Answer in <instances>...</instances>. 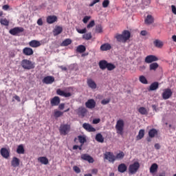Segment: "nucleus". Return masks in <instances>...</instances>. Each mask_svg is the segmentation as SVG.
Masks as SVG:
<instances>
[{
	"label": "nucleus",
	"instance_id": "393cba45",
	"mask_svg": "<svg viewBox=\"0 0 176 176\" xmlns=\"http://www.w3.org/2000/svg\"><path fill=\"white\" fill-rule=\"evenodd\" d=\"M61 32H63V27L61 26H56L53 30V34L54 36H57V35H60Z\"/></svg>",
	"mask_w": 176,
	"mask_h": 176
},
{
	"label": "nucleus",
	"instance_id": "a211bd4d",
	"mask_svg": "<svg viewBox=\"0 0 176 176\" xmlns=\"http://www.w3.org/2000/svg\"><path fill=\"white\" fill-rule=\"evenodd\" d=\"M81 159L82 160H85L86 162H89V163H94V159L87 154L81 155Z\"/></svg>",
	"mask_w": 176,
	"mask_h": 176
},
{
	"label": "nucleus",
	"instance_id": "0e129e2a",
	"mask_svg": "<svg viewBox=\"0 0 176 176\" xmlns=\"http://www.w3.org/2000/svg\"><path fill=\"white\" fill-rule=\"evenodd\" d=\"M14 100H16V101H18L19 102H20L21 100H20V97H19V96L15 95V96H14Z\"/></svg>",
	"mask_w": 176,
	"mask_h": 176
},
{
	"label": "nucleus",
	"instance_id": "473e14b6",
	"mask_svg": "<svg viewBox=\"0 0 176 176\" xmlns=\"http://www.w3.org/2000/svg\"><path fill=\"white\" fill-rule=\"evenodd\" d=\"M144 135H145V130L140 129L139 131L138 135L136 136V138L138 140H142Z\"/></svg>",
	"mask_w": 176,
	"mask_h": 176
},
{
	"label": "nucleus",
	"instance_id": "a18cd8bd",
	"mask_svg": "<svg viewBox=\"0 0 176 176\" xmlns=\"http://www.w3.org/2000/svg\"><path fill=\"white\" fill-rule=\"evenodd\" d=\"M108 71H113L115 68H116V66L112 63H107V67H106Z\"/></svg>",
	"mask_w": 176,
	"mask_h": 176
},
{
	"label": "nucleus",
	"instance_id": "4468645a",
	"mask_svg": "<svg viewBox=\"0 0 176 176\" xmlns=\"http://www.w3.org/2000/svg\"><path fill=\"white\" fill-rule=\"evenodd\" d=\"M56 94H58V96H61L62 97H65L66 98H68V97H71V96H72V94L70 92H65L60 89L56 90Z\"/></svg>",
	"mask_w": 176,
	"mask_h": 176
},
{
	"label": "nucleus",
	"instance_id": "a878e982",
	"mask_svg": "<svg viewBox=\"0 0 176 176\" xmlns=\"http://www.w3.org/2000/svg\"><path fill=\"white\" fill-rule=\"evenodd\" d=\"M157 135V130L156 129H151L148 131V137L150 138H155Z\"/></svg>",
	"mask_w": 176,
	"mask_h": 176
},
{
	"label": "nucleus",
	"instance_id": "f8f14e48",
	"mask_svg": "<svg viewBox=\"0 0 176 176\" xmlns=\"http://www.w3.org/2000/svg\"><path fill=\"white\" fill-rule=\"evenodd\" d=\"M159 60L157 57L154 55H148L145 58V63L147 64H151V63H153V61H157Z\"/></svg>",
	"mask_w": 176,
	"mask_h": 176
},
{
	"label": "nucleus",
	"instance_id": "39448f33",
	"mask_svg": "<svg viewBox=\"0 0 176 176\" xmlns=\"http://www.w3.org/2000/svg\"><path fill=\"white\" fill-rule=\"evenodd\" d=\"M59 131L62 135H67L69 131H71V125L61 124L59 129Z\"/></svg>",
	"mask_w": 176,
	"mask_h": 176
},
{
	"label": "nucleus",
	"instance_id": "4c0bfd02",
	"mask_svg": "<svg viewBox=\"0 0 176 176\" xmlns=\"http://www.w3.org/2000/svg\"><path fill=\"white\" fill-rule=\"evenodd\" d=\"M150 71H156L159 68V64L157 63H153L149 65Z\"/></svg>",
	"mask_w": 176,
	"mask_h": 176
},
{
	"label": "nucleus",
	"instance_id": "864d4df0",
	"mask_svg": "<svg viewBox=\"0 0 176 176\" xmlns=\"http://www.w3.org/2000/svg\"><path fill=\"white\" fill-rule=\"evenodd\" d=\"M77 32H78V34H86V32H87V30H86V28L84 29H76Z\"/></svg>",
	"mask_w": 176,
	"mask_h": 176
},
{
	"label": "nucleus",
	"instance_id": "6e6d98bb",
	"mask_svg": "<svg viewBox=\"0 0 176 176\" xmlns=\"http://www.w3.org/2000/svg\"><path fill=\"white\" fill-rule=\"evenodd\" d=\"M101 122V120L100 118H96L93 120V124H98Z\"/></svg>",
	"mask_w": 176,
	"mask_h": 176
},
{
	"label": "nucleus",
	"instance_id": "58836bf2",
	"mask_svg": "<svg viewBox=\"0 0 176 176\" xmlns=\"http://www.w3.org/2000/svg\"><path fill=\"white\" fill-rule=\"evenodd\" d=\"M96 140L98 142H104V137L102 136V135L101 133H97L96 135Z\"/></svg>",
	"mask_w": 176,
	"mask_h": 176
},
{
	"label": "nucleus",
	"instance_id": "ea45409f",
	"mask_svg": "<svg viewBox=\"0 0 176 176\" xmlns=\"http://www.w3.org/2000/svg\"><path fill=\"white\" fill-rule=\"evenodd\" d=\"M123 157H124V153L123 151H120L119 153H118L116 155V156H115L116 161V160H122V159H123Z\"/></svg>",
	"mask_w": 176,
	"mask_h": 176
},
{
	"label": "nucleus",
	"instance_id": "69168bd1",
	"mask_svg": "<svg viewBox=\"0 0 176 176\" xmlns=\"http://www.w3.org/2000/svg\"><path fill=\"white\" fill-rule=\"evenodd\" d=\"M154 146L155 149H157V150L160 149V144H159V143L155 144Z\"/></svg>",
	"mask_w": 176,
	"mask_h": 176
},
{
	"label": "nucleus",
	"instance_id": "6e6552de",
	"mask_svg": "<svg viewBox=\"0 0 176 176\" xmlns=\"http://www.w3.org/2000/svg\"><path fill=\"white\" fill-rule=\"evenodd\" d=\"M9 32L11 35L16 36L18 34L24 32V28H23L21 27L14 28L10 30Z\"/></svg>",
	"mask_w": 176,
	"mask_h": 176
},
{
	"label": "nucleus",
	"instance_id": "f03ea898",
	"mask_svg": "<svg viewBox=\"0 0 176 176\" xmlns=\"http://www.w3.org/2000/svg\"><path fill=\"white\" fill-rule=\"evenodd\" d=\"M21 65L23 69H27L28 71H30V69H34V68H35V64L28 59L22 60L21 62Z\"/></svg>",
	"mask_w": 176,
	"mask_h": 176
},
{
	"label": "nucleus",
	"instance_id": "f3484780",
	"mask_svg": "<svg viewBox=\"0 0 176 176\" xmlns=\"http://www.w3.org/2000/svg\"><path fill=\"white\" fill-rule=\"evenodd\" d=\"M0 153L4 159H8L10 156V153L6 148H1L0 150Z\"/></svg>",
	"mask_w": 176,
	"mask_h": 176
},
{
	"label": "nucleus",
	"instance_id": "e433bc0d",
	"mask_svg": "<svg viewBox=\"0 0 176 176\" xmlns=\"http://www.w3.org/2000/svg\"><path fill=\"white\" fill-rule=\"evenodd\" d=\"M64 115V112L58 110H54V116L57 119Z\"/></svg>",
	"mask_w": 176,
	"mask_h": 176
},
{
	"label": "nucleus",
	"instance_id": "774afa93",
	"mask_svg": "<svg viewBox=\"0 0 176 176\" xmlns=\"http://www.w3.org/2000/svg\"><path fill=\"white\" fill-rule=\"evenodd\" d=\"M59 68L62 69V71H67V67L59 66Z\"/></svg>",
	"mask_w": 176,
	"mask_h": 176
},
{
	"label": "nucleus",
	"instance_id": "c756f323",
	"mask_svg": "<svg viewBox=\"0 0 176 176\" xmlns=\"http://www.w3.org/2000/svg\"><path fill=\"white\" fill-rule=\"evenodd\" d=\"M157 89H159V82H153L150 87H149V90L151 91H153L155 90H157Z\"/></svg>",
	"mask_w": 176,
	"mask_h": 176
},
{
	"label": "nucleus",
	"instance_id": "49530a36",
	"mask_svg": "<svg viewBox=\"0 0 176 176\" xmlns=\"http://www.w3.org/2000/svg\"><path fill=\"white\" fill-rule=\"evenodd\" d=\"M78 141H79V142H80V144L82 145H83V144H85V142L86 141V138H85L84 136H82V135H79L78 136Z\"/></svg>",
	"mask_w": 176,
	"mask_h": 176
},
{
	"label": "nucleus",
	"instance_id": "ddd939ff",
	"mask_svg": "<svg viewBox=\"0 0 176 176\" xmlns=\"http://www.w3.org/2000/svg\"><path fill=\"white\" fill-rule=\"evenodd\" d=\"M61 100H60V97L55 96L50 100V104L52 107H57L58 105H60V102Z\"/></svg>",
	"mask_w": 176,
	"mask_h": 176
},
{
	"label": "nucleus",
	"instance_id": "0eeeda50",
	"mask_svg": "<svg viewBox=\"0 0 176 176\" xmlns=\"http://www.w3.org/2000/svg\"><path fill=\"white\" fill-rule=\"evenodd\" d=\"M163 100H168L173 96V91L170 89H165L162 94Z\"/></svg>",
	"mask_w": 176,
	"mask_h": 176
},
{
	"label": "nucleus",
	"instance_id": "4be33fe9",
	"mask_svg": "<svg viewBox=\"0 0 176 176\" xmlns=\"http://www.w3.org/2000/svg\"><path fill=\"white\" fill-rule=\"evenodd\" d=\"M112 49V46H111V44L107 43L100 46V50L102 52H108V50H111Z\"/></svg>",
	"mask_w": 176,
	"mask_h": 176
},
{
	"label": "nucleus",
	"instance_id": "e2e57ef3",
	"mask_svg": "<svg viewBox=\"0 0 176 176\" xmlns=\"http://www.w3.org/2000/svg\"><path fill=\"white\" fill-rule=\"evenodd\" d=\"M75 68V64H72L69 66V69L70 71H74V69Z\"/></svg>",
	"mask_w": 176,
	"mask_h": 176
},
{
	"label": "nucleus",
	"instance_id": "cd10ccee",
	"mask_svg": "<svg viewBox=\"0 0 176 176\" xmlns=\"http://www.w3.org/2000/svg\"><path fill=\"white\" fill-rule=\"evenodd\" d=\"M38 162L41 163V164H49V160L46 157H39L38 158Z\"/></svg>",
	"mask_w": 176,
	"mask_h": 176
},
{
	"label": "nucleus",
	"instance_id": "72a5a7b5",
	"mask_svg": "<svg viewBox=\"0 0 176 176\" xmlns=\"http://www.w3.org/2000/svg\"><path fill=\"white\" fill-rule=\"evenodd\" d=\"M154 21V19H153V16H152V15H147L145 21H144V23L146 24H152Z\"/></svg>",
	"mask_w": 176,
	"mask_h": 176
},
{
	"label": "nucleus",
	"instance_id": "338daca9",
	"mask_svg": "<svg viewBox=\"0 0 176 176\" xmlns=\"http://www.w3.org/2000/svg\"><path fill=\"white\" fill-rule=\"evenodd\" d=\"M8 9H9V6L8 5L3 6V10H8Z\"/></svg>",
	"mask_w": 176,
	"mask_h": 176
},
{
	"label": "nucleus",
	"instance_id": "2eb2a0df",
	"mask_svg": "<svg viewBox=\"0 0 176 176\" xmlns=\"http://www.w3.org/2000/svg\"><path fill=\"white\" fill-rule=\"evenodd\" d=\"M58 20V18L57 17V16L55 15H50L47 17V23L48 24H53L54 23L57 22V21Z\"/></svg>",
	"mask_w": 176,
	"mask_h": 176
},
{
	"label": "nucleus",
	"instance_id": "13d9d810",
	"mask_svg": "<svg viewBox=\"0 0 176 176\" xmlns=\"http://www.w3.org/2000/svg\"><path fill=\"white\" fill-rule=\"evenodd\" d=\"M65 108V104L61 103L58 105V109H60V111H63Z\"/></svg>",
	"mask_w": 176,
	"mask_h": 176
},
{
	"label": "nucleus",
	"instance_id": "052dcab7",
	"mask_svg": "<svg viewBox=\"0 0 176 176\" xmlns=\"http://www.w3.org/2000/svg\"><path fill=\"white\" fill-rule=\"evenodd\" d=\"M38 25H43V21H42V18H40L37 21Z\"/></svg>",
	"mask_w": 176,
	"mask_h": 176
},
{
	"label": "nucleus",
	"instance_id": "9d476101",
	"mask_svg": "<svg viewBox=\"0 0 176 176\" xmlns=\"http://www.w3.org/2000/svg\"><path fill=\"white\" fill-rule=\"evenodd\" d=\"M87 85L92 90L97 89V84L91 78L87 79Z\"/></svg>",
	"mask_w": 176,
	"mask_h": 176
},
{
	"label": "nucleus",
	"instance_id": "9b49d317",
	"mask_svg": "<svg viewBox=\"0 0 176 176\" xmlns=\"http://www.w3.org/2000/svg\"><path fill=\"white\" fill-rule=\"evenodd\" d=\"M54 82V78L52 76H47L43 79V83L45 85H52Z\"/></svg>",
	"mask_w": 176,
	"mask_h": 176
},
{
	"label": "nucleus",
	"instance_id": "aec40b11",
	"mask_svg": "<svg viewBox=\"0 0 176 176\" xmlns=\"http://www.w3.org/2000/svg\"><path fill=\"white\" fill-rule=\"evenodd\" d=\"M23 53L25 56H32L34 54V50L31 47H25L23 50Z\"/></svg>",
	"mask_w": 176,
	"mask_h": 176
},
{
	"label": "nucleus",
	"instance_id": "7ed1b4c3",
	"mask_svg": "<svg viewBox=\"0 0 176 176\" xmlns=\"http://www.w3.org/2000/svg\"><path fill=\"white\" fill-rule=\"evenodd\" d=\"M116 130L117 134L123 135L124 133V121L123 120L120 119L117 121L116 124Z\"/></svg>",
	"mask_w": 176,
	"mask_h": 176
},
{
	"label": "nucleus",
	"instance_id": "c9c22d12",
	"mask_svg": "<svg viewBox=\"0 0 176 176\" xmlns=\"http://www.w3.org/2000/svg\"><path fill=\"white\" fill-rule=\"evenodd\" d=\"M138 112L141 115H148V110L144 107H141L138 109Z\"/></svg>",
	"mask_w": 176,
	"mask_h": 176
},
{
	"label": "nucleus",
	"instance_id": "f257e3e1",
	"mask_svg": "<svg viewBox=\"0 0 176 176\" xmlns=\"http://www.w3.org/2000/svg\"><path fill=\"white\" fill-rule=\"evenodd\" d=\"M131 36V33L129 30H124L120 34H116L114 36L116 39L118 41V42H122V43H126L129 39H130V37Z\"/></svg>",
	"mask_w": 176,
	"mask_h": 176
},
{
	"label": "nucleus",
	"instance_id": "603ef678",
	"mask_svg": "<svg viewBox=\"0 0 176 176\" xmlns=\"http://www.w3.org/2000/svg\"><path fill=\"white\" fill-rule=\"evenodd\" d=\"M91 19V16H85L83 19H82V23H84V24H87V22L89 21V20H90Z\"/></svg>",
	"mask_w": 176,
	"mask_h": 176
},
{
	"label": "nucleus",
	"instance_id": "bf43d9fd",
	"mask_svg": "<svg viewBox=\"0 0 176 176\" xmlns=\"http://www.w3.org/2000/svg\"><path fill=\"white\" fill-rule=\"evenodd\" d=\"M140 35H142V36H146V35H148V32H146V30H142L140 32Z\"/></svg>",
	"mask_w": 176,
	"mask_h": 176
},
{
	"label": "nucleus",
	"instance_id": "f704fd0d",
	"mask_svg": "<svg viewBox=\"0 0 176 176\" xmlns=\"http://www.w3.org/2000/svg\"><path fill=\"white\" fill-rule=\"evenodd\" d=\"M153 44L155 46V47H158L160 49L163 47V42H162L159 39H156L155 41H154Z\"/></svg>",
	"mask_w": 176,
	"mask_h": 176
},
{
	"label": "nucleus",
	"instance_id": "3c124183",
	"mask_svg": "<svg viewBox=\"0 0 176 176\" xmlns=\"http://www.w3.org/2000/svg\"><path fill=\"white\" fill-rule=\"evenodd\" d=\"M109 102H111V99L110 98L103 99L101 101L102 105H107V104H109Z\"/></svg>",
	"mask_w": 176,
	"mask_h": 176
},
{
	"label": "nucleus",
	"instance_id": "423d86ee",
	"mask_svg": "<svg viewBox=\"0 0 176 176\" xmlns=\"http://www.w3.org/2000/svg\"><path fill=\"white\" fill-rule=\"evenodd\" d=\"M104 160H108L110 163H115L116 158L113 153L107 151L104 154Z\"/></svg>",
	"mask_w": 176,
	"mask_h": 176
},
{
	"label": "nucleus",
	"instance_id": "37998d69",
	"mask_svg": "<svg viewBox=\"0 0 176 176\" xmlns=\"http://www.w3.org/2000/svg\"><path fill=\"white\" fill-rule=\"evenodd\" d=\"M139 80L141 83H143V85H148V80H146V78L144 76H140L139 77Z\"/></svg>",
	"mask_w": 176,
	"mask_h": 176
},
{
	"label": "nucleus",
	"instance_id": "5701e85b",
	"mask_svg": "<svg viewBox=\"0 0 176 176\" xmlns=\"http://www.w3.org/2000/svg\"><path fill=\"white\" fill-rule=\"evenodd\" d=\"M41 45V42L36 40H32L29 43V46H30V47H39Z\"/></svg>",
	"mask_w": 176,
	"mask_h": 176
},
{
	"label": "nucleus",
	"instance_id": "4d7b16f0",
	"mask_svg": "<svg viewBox=\"0 0 176 176\" xmlns=\"http://www.w3.org/2000/svg\"><path fill=\"white\" fill-rule=\"evenodd\" d=\"M98 2H100V0H94V2H92L89 4V6L91 8V7L94 6V5H96V3H98Z\"/></svg>",
	"mask_w": 176,
	"mask_h": 176
},
{
	"label": "nucleus",
	"instance_id": "dca6fc26",
	"mask_svg": "<svg viewBox=\"0 0 176 176\" xmlns=\"http://www.w3.org/2000/svg\"><path fill=\"white\" fill-rule=\"evenodd\" d=\"M82 127L85 129V130L89 131V133H94V131H96V128L93 127V126L88 123H84L82 124Z\"/></svg>",
	"mask_w": 176,
	"mask_h": 176
},
{
	"label": "nucleus",
	"instance_id": "1a4fd4ad",
	"mask_svg": "<svg viewBox=\"0 0 176 176\" xmlns=\"http://www.w3.org/2000/svg\"><path fill=\"white\" fill-rule=\"evenodd\" d=\"M96 100L94 99H89L86 102H85V107L86 108H88V109H94L96 108Z\"/></svg>",
	"mask_w": 176,
	"mask_h": 176
},
{
	"label": "nucleus",
	"instance_id": "412c9836",
	"mask_svg": "<svg viewBox=\"0 0 176 176\" xmlns=\"http://www.w3.org/2000/svg\"><path fill=\"white\" fill-rule=\"evenodd\" d=\"M118 173H126V171H127V166L126 165V164H120V165H118Z\"/></svg>",
	"mask_w": 176,
	"mask_h": 176
},
{
	"label": "nucleus",
	"instance_id": "79ce46f5",
	"mask_svg": "<svg viewBox=\"0 0 176 176\" xmlns=\"http://www.w3.org/2000/svg\"><path fill=\"white\" fill-rule=\"evenodd\" d=\"M91 38H93V36H91V32L85 34L82 36V38L85 39V41H90V39H91Z\"/></svg>",
	"mask_w": 176,
	"mask_h": 176
},
{
	"label": "nucleus",
	"instance_id": "c85d7f7f",
	"mask_svg": "<svg viewBox=\"0 0 176 176\" xmlns=\"http://www.w3.org/2000/svg\"><path fill=\"white\" fill-rule=\"evenodd\" d=\"M25 152V150L24 149V146L23 144L19 145L16 148V153L19 155H24Z\"/></svg>",
	"mask_w": 176,
	"mask_h": 176
},
{
	"label": "nucleus",
	"instance_id": "680f3d73",
	"mask_svg": "<svg viewBox=\"0 0 176 176\" xmlns=\"http://www.w3.org/2000/svg\"><path fill=\"white\" fill-rule=\"evenodd\" d=\"M171 8H172V12H173V14H176V7H175V6L172 5Z\"/></svg>",
	"mask_w": 176,
	"mask_h": 176
},
{
	"label": "nucleus",
	"instance_id": "de8ad7c7",
	"mask_svg": "<svg viewBox=\"0 0 176 176\" xmlns=\"http://www.w3.org/2000/svg\"><path fill=\"white\" fill-rule=\"evenodd\" d=\"M109 3H110V1L109 0H104L102 5V8H108V6H109Z\"/></svg>",
	"mask_w": 176,
	"mask_h": 176
},
{
	"label": "nucleus",
	"instance_id": "6ab92c4d",
	"mask_svg": "<svg viewBox=\"0 0 176 176\" xmlns=\"http://www.w3.org/2000/svg\"><path fill=\"white\" fill-rule=\"evenodd\" d=\"M86 113H87V109L83 107H80L78 109V115L79 116H82V118H85L86 116Z\"/></svg>",
	"mask_w": 176,
	"mask_h": 176
},
{
	"label": "nucleus",
	"instance_id": "a19ab883",
	"mask_svg": "<svg viewBox=\"0 0 176 176\" xmlns=\"http://www.w3.org/2000/svg\"><path fill=\"white\" fill-rule=\"evenodd\" d=\"M76 51L78 52V53H85L86 52V47L85 45H79L78 47H77V50Z\"/></svg>",
	"mask_w": 176,
	"mask_h": 176
},
{
	"label": "nucleus",
	"instance_id": "b1692460",
	"mask_svg": "<svg viewBox=\"0 0 176 176\" xmlns=\"http://www.w3.org/2000/svg\"><path fill=\"white\" fill-rule=\"evenodd\" d=\"M12 167H19L20 166V160L16 157H14L11 161Z\"/></svg>",
	"mask_w": 176,
	"mask_h": 176
},
{
	"label": "nucleus",
	"instance_id": "2f4dec72",
	"mask_svg": "<svg viewBox=\"0 0 176 176\" xmlns=\"http://www.w3.org/2000/svg\"><path fill=\"white\" fill-rule=\"evenodd\" d=\"M71 43H72V40L71 38H66L60 43V46H69Z\"/></svg>",
	"mask_w": 176,
	"mask_h": 176
},
{
	"label": "nucleus",
	"instance_id": "8fccbe9b",
	"mask_svg": "<svg viewBox=\"0 0 176 176\" xmlns=\"http://www.w3.org/2000/svg\"><path fill=\"white\" fill-rule=\"evenodd\" d=\"M96 32H98V34H100V32H102V26H101V25H96Z\"/></svg>",
	"mask_w": 176,
	"mask_h": 176
},
{
	"label": "nucleus",
	"instance_id": "09e8293b",
	"mask_svg": "<svg viewBox=\"0 0 176 176\" xmlns=\"http://www.w3.org/2000/svg\"><path fill=\"white\" fill-rule=\"evenodd\" d=\"M96 25V22L94 21H91L87 25V28L89 30L93 28Z\"/></svg>",
	"mask_w": 176,
	"mask_h": 176
},
{
	"label": "nucleus",
	"instance_id": "20e7f679",
	"mask_svg": "<svg viewBox=\"0 0 176 176\" xmlns=\"http://www.w3.org/2000/svg\"><path fill=\"white\" fill-rule=\"evenodd\" d=\"M140 167H141V165L140 164V162H135L133 164H130L129 166V174H135L138 170H140Z\"/></svg>",
	"mask_w": 176,
	"mask_h": 176
},
{
	"label": "nucleus",
	"instance_id": "5fc2aeb1",
	"mask_svg": "<svg viewBox=\"0 0 176 176\" xmlns=\"http://www.w3.org/2000/svg\"><path fill=\"white\" fill-rule=\"evenodd\" d=\"M73 170L74 171H75V173H76L77 174H79V173H80V168H79V167H78L77 166H75L73 167Z\"/></svg>",
	"mask_w": 176,
	"mask_h": 176
},
{
	"label": "nucleus",
	"instance_id": "7c9ffc66",
	"mask_svg": "<svg viewBox=\"0 0 176 176\" xmlns=\"http://www.w3.org/2000/svg\"><path fill=\"white\" fill-rule=\"evenodd\" d=\"M157 168H159V166H157V164H153L150 167V173L151 174H154V173H156L157 171Z\"/></svg>",
	"mask_w": 176,
	"mask_h": 176
},
{
	"label": "nucleus",
	"instance_id": "c03bdc74",
	"mask_svg": "<svg viewBox=\"0 0 176 176\" xmlns=\"http://www.w3.org/2000/svg\"><path fill=\"white\" fill-rule=\"evenodd\" d=\"M0 23L2 25H6V27L9 25V21L6 18L0 19Z\"/></svg>",
	"mask_w": 176,
	"mask_h": 176
},
{
	"label": "nucleus",
	"instance_id": "bb28decb",
	"mask_svg": "<svg viewBox=\"0 0 176 176\" xmlns=\"http://www.w3.org/2000/svg\"><path fill=\"white\" fill-rule=\"evenodd\" d=\"M108 65V62L105 60H100L99 62V67L100 68V69H107V67Z\"/></svg>",
	"mask_w": 176,
	"mask_h": 176
}]
</instances>
